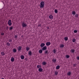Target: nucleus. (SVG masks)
<instances>
[{"label":"nucleus","mask_w":79,"mask_h":79,"mask_svg":"<svg viewBox=\"0 0 79 79\" xmlns=\"http://www.w3.org/2000/svg\"><path fill=\"white\" fill-rule=\"evenodd\" d=\"M72 13L73 15H76V12H75V11H73L72 12Z\"/></svg>","instance_id":"18"},{"label":"nucleus","mask_w":79,"mask_h":79,"mask_svg":"<svg viewBox=\"0 0 79 79\" xmlns=\"http://www.w3.org/2000/svg\"><path fill=\"white\" fill-rule=\"evenodd\" d=\"M55 12L56 13H58V10H57L56 9H55Z\"/></svg>","instance_id":"30"},{"label":"nucleus","mask_w":79,"mask_h":79,"mask_svg":"<svg viewBox=\"0 0 79 79\" xmlns=\"http://www.w3.org/2000/svg\"><path fill=\"white\" fill-rule=\"evenodd\" d=\"M13 29V27H10L9 28V30L10 31H12V29Z\"/></svg>","instance_id":"19"},{"label":"nucleus","mask_w":79,"mask_h":79,"mask_svg":"<svg viewBox=\"0 0 79 79\" xmlns=\"http://www.w3.org/2000/svg\"><path fill=\"white\" fill-rule=\"evenodd\" d=\"M74 33H77V30H75L74 31Z\"/></svg>","instance_id":"32"},{"label":"nucleus","mask_w":79,"mask_h":79,"mask_svg":"<svg viewBox=\"0 0 79 79\" xmlns=\"http://www.w3.org/2000/svg\"><path fill=\"white\" fill-rule=\"evenodd\" d=\"M42 64L43 65H46L47 63L43 61L42 63Z\"/></svg>","instance_id":"13"},{"label":"nucleus","mask_w":79,"mask_h":79,"mask_svg":"<svg viewBox=\"0 0 79 79\" xmlns=\"http://www.w3.org/2000/svg\"><path fill=\"white\" fill-rule=\"evenodd\" d=\"M6 45L7 46H9L10 45V44L9 43V42H7L6 43Z\"/></svg>","instance_id":"22"},{"label":"nucleus","mask_w":79,"mask_h":79,"mask_svg":"<svg viewBox=\"0 0 79 79\" xmlns=\"http://www.w3.org/2000/svg\"><path fill=\"white\" fill-rule=\"evenodd\" d=\"M75 16L76 18H78V16H79V15H78V14H76L75 15Z\"/></svg>","instance_id":"27"},{"label":"nucleus","mask_w":79,"mask_h":79,"mask_svg":"<svg viewBox=\"0 0 79 79\" xmlns=\"http://www.w3.org/2000/svg\"><path fill=\"white\" fill-rule=\"evenodd\" d=\"M38 71L40 72H42V71H43V69L41 68H40L39 69Z\"/></svg>","instance_id":"9"},{"label":"nucleus","mask_w":79,"mask_h":79,"mask_svg":"<svg viewBox=\"0 0 79 79\" xmlns=\"http://www.w3.org/2000/svg\"><path fill=\"white\" fill-rule=\"evenodd\" d=\"M67 75H68L69 76H70L71 75V72H69L67 73Z\"/></svg>","instance_id":"26"},{"label":"nucleus","mask_w":79,"mask_h":79,"mask_svg":"<svg viewBox=\"0 0 79 79\" xmlns=\"http://www.w3.org/2000/svg\"><path fill=\"white\" fill-rule=\"evenodd\" d=\"M64 47V45H63V44H61L60 46V48H63V47Z\"/></svg>","instance_id":"24"},{"label":"nucleus","mask_w":79,"mask_h":79,"mask_svg":"<svg viewBox=\"0 0 79 79\" xmlns=\"http://www.w3.org/2000/svg\"><path fill=\"white\" fill-rule=\"evenodd\" d=\"M18 37V36L16 35H15V38H17V37Z\"/></svg>","instance_id":"38"},{"label":"nucleus","mask_w":79,"mask_h":79,"mask_svg":"<svg viewBox=\"0 0 79 79\" xmlns=\"http://www.w3.org/2000/svg\"><path fill=\"white\" fill-rule=\"evenodd\" d=\"M28 54L29 55L31 56L32 55V52H31V51H29L28 52Z\"/></svg>","instance_id":"21"},{"label":"nucleus","mask_w":79,"mask_h":79,"mask_svg":"<svg viewBox=\"0 0 79 79\" xmlns=\"http://www.w3.org/2000/svg\"><path fill=\"white\" fill-rule=\"evenodd\" d=\"M10 60H11V61L13 62V61H15V59L14 58L12 57L11 58Z\"/></svg>","instance_id":"11"},{"label":"nucleus","mask_w":79,"mask_h":79,"mask_svg":"<svg viewBox=\"0 0 79 79\" xmlns=\"http://www.w3.org/2000/svg\"><path fill=\"white\" fill-rule=\"evenodd\" d=\"M65 57L67 58H69V55H66L65 56Z\"/></svg>","instance_id":"25"},{"label":"nucleus","mask_w":79,"mask_h":79,"mask_svg":"<svg viewBox=\"0 0 79 79\" xmlns=\"http://www.w3.org/2000/svg\"><path fill=\"white\" fill-rule=\"evenodd\" d=\"M56 69H60V66L58 65L56 66Z\"/></svg>","instance_id":"16"},{"label":"nucleus","mask_w":79,"mask_h":79,"mask_svg":"<svg viewBox=\"0 0 79 79\" xmlns=\"http://www.w3.org/2000/svg\"><path fill=\"white\" fill-rule=\"evenodd\" d=\"M45 44L44 43H41L40 45V46L41 48H42V47H44V46H45Z\"/></svg>","instance_id":"5"},{"label":"nucleus","mask_w":79,"mask_h":79,"mask_svg":"<svg viewBox=\"0 0 79 79\" xmlns=\"http://www.w3.org/2000/svg\"><path fill=\"white\" fill-rule=\"evenodd\" d=\"M6 29H8V27H6Z\"/></svg>","instance_id":"43"},{"label":"nucleus","mask_w":79,"mask_h":79,"mask_svg":"<svg viewBox=\"0 0 79 79\" xmlns=\"http://www.w3.org/2000/svg\"><path fill=\"white\" fill-rule=\"evenodd\" d=\"M52 61L54 63H56V59H53L52 60Z\"/></svg>","instance_id":"12"},{"label":"nucleus","mask_w":79,"mask_h":79,"mask_svg":"<svg viewBox=\"0 0 79 79\" xmlns=\"http://www.w3.org/2000/svg\"><path fill=\"white\" fill-rule=\"evenodd\" d=\"M48 53V51H46L45 52H44V53L45 55H46V54H47V53Z\"/></svg>","instance_id":"31"},{"label":"nucleus","mask_w":79,"mask_h":79,"mask_svg":"<svg viewBox=\"0 0 79 79\" xmlns=\"http://www.w3.org/2000/svg\"><path fill=\"white\" fill-rule=\"evenodd\" d=\"M72 41L73 42H76V39L73 38L72 40Z\"/></svg>","instance_id":"20"},{"label":"nucleus","mask_w":79,"mask_h":79,"mask_svg":"<svg viewBox=\"0 0 79 79\" xmlns=\"http://www.w3.org/2000/svg\"><path fill=\"white\" fill-rule=\"evenodd\" d=\"M21 59L22 60H23V59H24V56L23 55H21L20 56Z\"/></svg>","instance_id":"14"},{"label":"nucleus","mask_w":79,"mask_h":79,"mask_svg":"<svg viewBox=\"0 0 79 79\" xmlns=\"http://www.w3.org/2000/svg\"><path fill=\"white\" fill-rule=\"evenodd\" d=\"M1 79H5L4 78H2Z\"/></svg>","instance_id":"44"},{"label":"nucleus","mask_w":79,"mask_h":79,"mask_svg":"<svg viewBox=\"0 0 79 79\" xmlns=\"http://www.w3.org/2000/svg\"><path fill=\"white\" fill-rule=\"evenodd\" d=\"M53 53H56V51L55 50H54L53 51Z\"/></svg>","instance_id":"36"},{"label":"nucleus","mask_w":79,"mask_h":79,"mask_svg":"<svg viewBox=\"0 0 79 79\" xmlns=\"http://www.w3.org/2000/svg\"><path fill=\"white\" fill-rule=\"evenodd\" d=\"M29 49V48L28 47H27L26 48V50H27V51H28Z\"/></svg>","instance_id":"23"},{"label":"nucleus","mask_w":79,"mask_h":79,"mask_svg":"<svg viewBox=\"0 0 79 79\" xmlns=\"http://www.w3.org/2000/svg\"><path fill=\"white\" fill-rule=\"evenodd\" d=\"M45 5V2L44 1L41 2L40 3V8H44V5Z\"/></svg>","instance_id":"1"},{"label":"nucleus","mask_w":79,"mask_h":79,"mask_svg":"<svg viewBox=\"0 0 79 79\" xmlns=\"http://www.w3.org/2000/svg\"><path fill=\"white\" fill-rule=\"evenodd\" d=\"M39 53H42V50L40 49L39 51Z\"/></svg>","instance_id":"17"},{"label":"nucleus","mask_w":79,"mask_h":79,"mask_svg":"<svg viewBox=\"0 0 79 79\" xmlns=\"http://www.w3.org/2000/svg\"><path fill=\"white\" fill-rule=\"evenodd\" d=\"M13 51L14 53H16V51H17V50H16V49L14 48L13 49Z\"/></svg>","instance_id":"10"},{"label":"nucleus","mask_w":79,"mask_h":79,"mask_svg":"<svg viewBox=\"0 0 79 79\" xmlns=\"http://www.w3.org/2000/svg\"><path fill=\"white\" fill-rule=\"evenodd\" d=\"M47 49V46H45L42 49V50H43V51L46 50Z\"/></svg>","instance_id":"7"},{"label":"nucleus","mask_w":79,"mask_h":79,"mask_svg":"<svg viewBox=\"0 0 79 79\" xmlns=\"http://www.w3.org/2000/svg\"><path fill=\"white\" fill-rule=\"evenodd\" d=\"M1 35H4V33H2L1 34Z\"/></svg>","instance_id":"39"},{"label":"nucleus","mask_w":79,"mask_h":79,"mask_svg":"<svg viewBox=\"0 0 79 79\" xmlns=\"http://www.w3.org/2000/svg\"><path fill=\"white\" fill-rule=\"evenodd\" d=\"M1 54L2 56H4L5 55V53L3 52H1Z\"/></svg>","instance_id":"15"},{"label":"nucleus","mask_w":79,"mask_h":79,"mask_svg":"<svg viewBox=\"0 0 79 79\" xmlns=\"http://www.w3.org/2000/svg\"><path fill=\"white\" fill-rule=\"evenodd\" d=\"M77 60H79V56L77 57Z\"/></svg>","instance_id":"41"},{"label":"nucleus","mask_w":79,"mask_h":79,"mask_svg":"<svg viewBox=\"0 0 79 79\" xmlns=\"http://www.w3.org/2000/svg\"><path fill=\"white\" fill-rule=\"evenodd\" d=\"M64 40H65L66 41V40H68V37H65L64 38Z\"/></svg>","instance_id":"28"},{"label":"nucleus","mask_w":79,"mask_h":79,"mask_svg":"<svg viewBox=\"0 0 79 79\" xmlns=\"http://www.w3.org/2000/svg\"><path fill=\"white\" fill-rule=\"evenodd\" d=\"M38 27H41V24H38Z\"/></svg>","instance_id":"37"},{"label":"nucleus","mask_w":79,"mask_h":79,"mask_svg":"<svg viewBox=\"0 0 79 79\" xmlns=\"http://www.w3.org/2000/svg\"><path fill=\"white\" fill-rule=\"evenodd\" d=\"M40 66H41L40 65H37V68H40Z\"/></svg>","instance_id":"34"},{"label":"nucleus","mask_w":79,"mask_h":79,"mask_svg":"<svg viewBox=\"0 0 79 79\" xmlns=\"http://www.w3.org/2000/svg\"><path fill=\"white\" fill-rule=\"evenodd\" d=\"M9 42H12V40L9 39Z\"/></svg>","instance_id":"33"},{"label":"nucleus","mask_w":79,"mask_h":79,"mask_svg":"<svg viewBox=\"0 0 79 79\" xmlns=\"http://www.w3.org/2000/svg\"><path fill=\"white\" fill-rule=\"evenodd\" d=\"M21 48H22V47L21 46H19L17 48V50H18V52H19L21 51Z\"/></svg>","instance_id":"4"},{"label":"nucleus","mask_w":79,"mask_h":79,"mask_svg":"<svg viewBox=\"0 0 79 79\" xmlns=\"http://www.w3.org/2000/svg\"><path fill=\"white\" fill-rule=\"evenodd\" d=\"M73 66H74V67H76V64H73Z\"/></svg>","instance_id":"40"},{"label":"nucleus","mask_w":79,"mask_h":79,"mask_svg":"<svg viewBox=\"0 0 79 79\" xmlns=\"http://www.w3.org/2000/svg\"><path fill=\"white\" fill-rule=\"evenodd\" d=\"M25 60H26V61H27V58H25Z\"/></svg>","instance_id":"42"},{"label":"nucleus","mask_w":79,"mask_h":79,"mask_svg":"<svg viewBox=\"0 0 79 79\" xmlns=\"http://www.w3.org/2000/svg\"><path fill=\"white\" fill-rule=\"evenodd\" d=\"M55 73L56 75H57L58 72L56 71L55 72Z\"/></svg>","instance_id":"29"},{"label":"nucleus","mask_w":79,"mask_h":79,"mask_svg":"<svg viewBox=\"0 0 79 79\" xmlns=\"http://www.w3.org/2000/svg\"><path fill=\"white\" fill-rule=\"evenodd\" d=\"M71 52L73 53V52H74V49H72L71 50Z\"/></svg>","instance_id":"35"},{"label":"nucleus","mask_w":79,"mask_h":79,"mask_svg":"<svg viewBox=\"0 0 79 79\" xmlns=\"http://www.w3.org/2000/svg\"><path fill=\"white\" fill-rule=\"evenodd\" d=\"M49 18L51 19H53V16H52V15H50L49 16Z\"/></svg>","instance_id":"6"},{"label":"nucleus","mask_w":79,"mask_h":79,"mask_svg":"<svg viewBox=\"0 0 79 79\" xmlns=\"http://www.w3.org/2000/svg\"><path fill=\"white\" fill-rule=\"evenodd\" d=\"M8 24L9 26H11V24L12 23H11V20H9L8 22Z\"/></svg>","instance_id":"3"},{"label":"nucleus","mask_w":79,"mask_h":79,"mask_svg":"<svg viewBox=\"0 0 79 79\" xmlns=\"http://www.w3.org/2000/svg\"><path fill=\"white\" fill-rule=\"evenodd\" d=\"M22 26L23 27H26L27 26V24L25 23V22H23L22 23Z\"/></svg>","instance_id":"2"},{"label":"nucleus","mask_w":79,"mask_h":79,"mask_svg":"<svg viewBox=\"0 0 79 79\" xmlns=\"http://www.w3.org/2000/svg\"><path fill=\"white\" fill-rule=\"evenodd\" d=\"M51 44L50 42H47L46 43V45L47 46L50 45Z\"/></svg>","instance_id":"8"}]
</instances>
